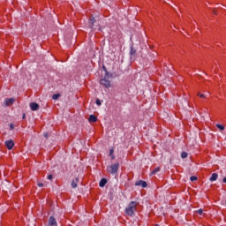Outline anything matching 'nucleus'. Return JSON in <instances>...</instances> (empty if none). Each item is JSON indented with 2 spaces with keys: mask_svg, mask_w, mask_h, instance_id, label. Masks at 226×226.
I'll return each mask as SVG.
<instances>
[{
  "mask_svg": "<svg viewBox=\"0 0 226 226\" xmlns=\"http://www.w3.org/2000/svg\"><path fill=\"white\" fill-rule=\"evenodd\" d=\"M137 206H139L137 201H131L125 208L126 215H128V216H133V215H135V211H137Z\"/></svg>",
  "mask_w": 226,
  "mask_h": 226,
  "instance_id": "obj_1",
  "label": "nucleus"
},
{
  "mask_svg": "<svg viewBox=\"0 0 226 226\" xmlns=\"http://www.w3.org/2000/svg\"><path fill=\"white\" fill-rule=\"evenodd\" d=\"M107 170L109 174H117V170H119V162L111 164L107 168Z\"/></svg>",
  "mask_w": 226,
  "mask_h": 226,
  "instance_id": "obj_2",
  "label": "nucleus"
},
{
  "mask_svg": "<svg viewBox=\"0 0 226 226\" xmlns=\"http://www.w3.org/2000/svg\"><path fill=\"white\" fill-rule=\"evenodd\" d=\"M101 86H103V87H106L107 89H109L111 87L110 80L107 79V76L104 79H102L100 80Z\"/></svg>",
  "mask_w": 226,
  "mask_h": 226,
  "instance_id": "obj_3",
  "label": "nucleus"
},
{
  "mask_svg": "<svg viewBox=\"0 0 226 226\" xmlns=\"http://www.w3.org/2000/svg\"><path fill=\"white\" fill-rule=\"evenodd\" d=\"M48 226H57V221L54 216L49 218Z\"/></svg>",
  "mask_w": 226,
  "mask_h": 226,
  "instance_id": "obj_4",
  "label": "nucleus"
},
{
  "mask_svg": "<svg viewBox=\"0 0 226 226\" xmlns=\"http://www.w3.org/2000/svg\"><path fill=\"white\" fill-rule=\"evenodd\" d=\"M5 146L7 147V149L11 150L13 149V147L15 146V142H13V140L10 139L5 141Z\"/></svg>",
  "mask_w": 226,
  "mask_h": 226,
  "instance_id": "obj_5",
  "label": "nucleus"
},
{
  "mask_svg": "<svg viewBox=\"0 0 226 226\" xmlns=\"http://www.w3.org/2000/svg\"><path fill=\"white\" fill-rule=\"evenodd\" d=\"M136 186H142V188L147 187V183L144 180H139L135 183Z\"/></svg>",
  "mask_w": 226,
  "mask_h": 226,
  "instance_id": "obj_6",
  "label": "nucleus"
},
{
  "mask_svg": "<svg viewBox=\"0 0 226 226\" xmlns=\"http://www.w3.org/2000/svg\"><path fill=\"white\" fill-rule=\"evenodd\" d=\"M31 110H38L40 109V105L36 102L30 103Z\"/></svg>",
  "mask_w": 226,
  "mask_h": 226,
  "instance_id": "obj_7",
  "label": "nucleus"
},
{
  "mask_svg": "<svg viewBox=\"0 0 226 226\" xmlns=\"http://www.w3.org/2000/svg\"><path fill=\"white\" fill-rule=\"evenodd\" d=\"M15 102V99L10 98V99H5L4 103L7 105V107H10V105H13V102Z\"/></svg>",
  "mask_w": 226,
  "mask_h": 226,
  "instance_id": "obj_8",
  "label": "nucleus"
},
{
  "mask_svg": "<svg viewBox=\"0 0 226 226\" xmlns=\"http://www.w3.org/2000/svg\"><path fill=\"white\" fill-rule=\"evenodd\" d=\"M88 121L90 123H96V121H98V118L96 117V116L94 115H91L88 118Z\"/></svg>",
  "mask_w": 226,
  "mask_h": 226,
  "instance_id": "obj_9",
  "label": "nucleus"
},
{
  "mask_svg": "<svg viewBox=\"0 0 226 226\" xmlns=\"http://www.w3.org/2000/svg\"><path fill=\"white\" fill-rule=\"evenodd\" d=\"M79 183V177H76L74 180H72L71 185L72 188H77V184Z\"/></svg>",
  "mask_w": 226,
  "mask_h": 226,
  "instance_id": "obj_10",
  "label": "nucleus"
},
{
  "mask_svg": "<svg viewBox=\"0 0 226 226\" xmlns=\"http://www.w3.org/2000/svg\"><path fill=\"white\" fill-rule=\"evenodd\" d=\"M94 22H96V20L94 19V18L90 19V20H89V27H90L91 29H94Z\"/></svg>",
  "mask_w": 226,
  "mask_h": 226,
  "instance_id": "obj_11",
  "label": "nucleus"
},
{
  "mask_svg": "<svg viewBox=\"0 0 226 226\" xmlns=\"http://www.w3.org/2000/svg\"><path fill=\"white\" fill-rule=\"evenodd\" d=\"M105 185H107V179L102 178V179L100 181V183H99V186H100L101 188H103V186H105Z\"/></svg>",
  "mask_w": 226,
  "mask_h": 226,
  "instance_id": "obj_12",
  "label": "nucleus"
},
{
  "mask_svg": "<svg viewBox=\"0 0 226 226\" xmlns=\"http://www.w3.org/2000/svg\"><path fill=\"white\" fill-rule=\"evenodd\" d=\"M216 179H218V174L213 173L209 181L213 182V181H216Z\"/></svg>",
  "mask_w": 226,
  "mask_h": 226,
  "instance_id": "obj_13",
  "label": "nucleus"
},
{
  "mask_svg": "<svg viewBox=\"0 0 226 226\" xmlns=\"http://www.w3.org/2000/svg\"><path fill=\"white\" fill-rule=\"evenodd\" d=\"M137 53V49L133 48V46H131V50H130V54L132 56H135V54Z\"/></svg>",
  "mask_w": 226,
  "mask_h": 226,
  "instance_id": "obj_14",
  "label": "nucleus"
},
{
  "mask_svg": "<svg viewBox=\"0 0 226 226\" xmlns=\"http://www.w3.org/2000/svg\"><path fill=\"white\" fill-rule=\"evenodd\" d=\"M59 96H61V94H53L52 99H53V100H58V99H59Z\"/></svg>",
  "mask_w": 226,
  "mask_h": 226,
  "instance_id": "obj_15",
  "label": "nucleus"
},
{
  "mask_svg": "<svg viewBox=\"0 0 226 226\" xmlns=\"http://www.w3.org/2000/svg\"><path fill=\"white\" fill-rule=\"evenodd\" d=\"M181 158H188V154L186 152H183L181 154Z\"/></svg>",
  "mask_w": 226,
  "mask_h": 226,
  "instance_id": "obj_16",
  "label": "nucleus"
},
{
  "mask_svg": "<svg viewBox=\"0 0 226 226\" xmlns=\"http://www.w3.org/2000/svg\"><path fill=\"white\" fill-rule=\"evenodd\" d=\"M217 128L219 130H225V127L223 125H222V124H217Z\"/></svg>",
  "mask_w": 226,
  "mask_h": 226,
  "instance_id": "obj_17",
  "label": "nucleus"
},
{
  "mask_svg": "<svg viewBox=\"0 0 226 226\" xmlns=\"http://www.w3.org/2000/svg\"><path fill=\"white\" fill-rule=\"evenodd\" d=\"M156 172H160V168H156L153 170L152 174H156Z\"/></svg>",
  "mask_w": 226,
  "mask_h": 226,
  "instance_id": "obj_18",
  "label": "nucleus"
},
{
  "mask_svg": "<svg viewBox=\"0 0 226 226\" xmlns=\"http://www.w3.org/2000/svg\"><path fill=\"white\" fill-rule=\"evenodd\" d=\"M95 103L96 105H99V106L102 105V102L99 99L96 100Z\"/></svg>",
  "mask_w": 226,
  "mask_h": 226,
  "instance_id": "obj_19",
  "label": "nucleus"
},
{
  "mask_svg": "<svg viewBox=\"0 0 226 226\" xmlns=\"http://www.w3.org/2000/svg\"><path fill=\"white\" fill-rule=\"evenodd\" d=\"M109 155H110V156L114 155V150H113V148H111V149L109 150Z\"/></svg>",
  "mask_w": 226,
  "mask_h": 226,
  "instance_id": "obj_20",
  "label": "nucleus"
},
{
  "mask_svg": "<svg viewBox=\"0 0 226 226\" xmlns=\"http://www.w3.org/2000/svg\"><path fill=\"white\" fill-rule=\"evenodd\" d=\"M190 179L191 181H197V177H191Z\"/></svg>",
  "mask_w": 226,
  "mask_h": 226,
  "instance_id": "obj_21",
  "label": "nucleus"
},
{
  "mask_svg": "<svg viewBox=\"0 0 226 226\" xmlns=\"http://www.w3.org/2000/svg\"><path fill=\"white\" fill-rule=\"evenodd\" d=\"M197 213H198V215H202V213H204V211L202 209H199V210H197Z\"/></svg>",
  "mask_w": 226,
  "mask_h": 226,
  "instance_id": "obj_22",
  "label": "nucleus"
},
{
  "mask_svg": "<svg viewBox=\"0 0 226 226\" xmlns=\"http://www.w3.org/2000/svg\"><path fill=\"white\" fill-rule=\"evenodd\" d=\"M10 128H11V130H15V125H13V124H11Z\"/></svg>",
  "mask_w": 226,
  "mask_h": 226,
  "instance_id": "obj_23",
  "label": "nucleus"
},
{
  "mask_svg": "<svg viewBox=\"0 0 226 226\" xmlns=\"http://www.w3.org/2000/svg\"><path fill=\"white\" fill-rule=\"evenodd\" d=\"M42 186H43V184H42V183H39V184H38V187H39V188H42Z\"/></svg>",
  "mask_w": 226,
  "mask_h": 226,
  "instance_id": "obj_24",
  "label": "nucleus"
},
{
  "mask_svg": "<svg viewBox=\"0 0 226 226\" xmlns=\"http://www.w3.org/2000/svg\"><path fill=\"white\" fill-rule=\"evenodd\" d=\"M200 98H206V95L201 94H200Z\"/></svg>",
  "mask_w": 226,
  "mask_h": 226,
  "instance_id": "obj_25",
  "label": "nucleus"
},
{
  "mask_svg": "<svg viewBox=\"0 0 226 226\" xmlns=\"http://www.w3.org/2000/svg\"><path fill=\"white\" fill-rule=\"evenodd\" d=\"M48 179H49V180L52 179V175H49Z\"/></svg>",
  "mask_w": 226,
  "mask_h": 226,
  "instance_id": "obj_26",
  "label": "nucleus"
},
{
  "mask_svg": "<svg viewBox=\"0 0 226 226\" xmlns=\"http://www.w3.org/2000/svg\"><path fill=\"white\" fill-rule=\"evenodd\" d=\"M222 183H226V177L222 179Z\"/></svg>",
  "mask_w": 226,
  "mask_h": 226,
  "instance_id": "obj_27",
  "label": "nucleus"
},
{
  "mask_svg": "<svg viewBox=\"0 0 226 226\" xmlns=\"http://www.w3.org/2000/svg\"><path fill=\"white\" fill-rule=\"evenodd\" d=\"M114 158H116L114 155H111V160H114Z\"/></svg>",
  "mask_w": 226,
  "mask_h": 226,
  "instance_id": "obj_28",
  "label": "nucleus"
},
{
  "mask_svg": "<svg viewBox=\"0 0 226 226\" xmlns=\"http://www.w3.org/2000/svg\"><path fill=\"white\" fill-rule=\"evenodd\" d=\"M23 119H26V114L23 115Z\"/></svg>",
  "mask_w": 226,
  "mask_h": 226,
  "instance_id": "obj_29",
  "label": "nucleus"
},
{
  "mask_svg": "<svg viewBox=\"0 0 226 226\" xmlns=\"http://www.w3.org/2000/svg\"><path fill=\"white\" fill-rule=\"evenodd\" d=\"M200 94H200V93H198V94H197V95H198V96H200Z\"/></svg>",
  "mask_w": 226,
  "mask_h": 226,
  "instance_id": "obj_30",
  "label": "nucleus"
},
{
  "mask_svg": "<svg viewBox=\"0 0 226 226\" xmlns=\"http://www.w3.org/2000/svg\"><path fill=\"white\" fill-rule=\"evenodd\" d=\"M45 137L47 138V137H48V135H47V134H45Z\"/></svg>",
  "mask_w": 226,
  "mask_h": 226,
  "instance_id": "obj_31",
  "label": "nucleus"
}]
</instances>
